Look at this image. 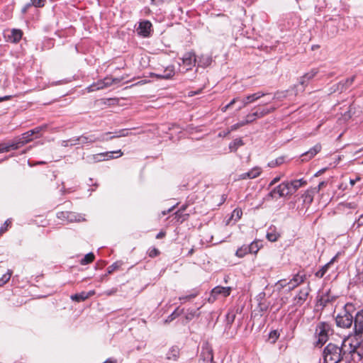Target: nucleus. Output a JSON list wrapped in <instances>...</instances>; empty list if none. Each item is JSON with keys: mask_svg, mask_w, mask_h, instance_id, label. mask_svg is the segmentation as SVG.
Wrapping results in <instances>:
<instances>
[{"mask_svg": "<svg viewBox=\"0 0 363 363\" xmlns=\"http://www.w3.org/2000/svg\"><path fill=\"white\" fill-rule=\"evenodd\" d=\"M158 79H170L174 74V67L173 65L167 66L164 70V74H153Z\"/></svg>", "mask_w": 363, "mask_h": 363, "instance_id": "4be33fe9", "label": "nucleus"}, {"mask_svg": "<svg viewBox=\"0 0 363 363\" xmlns=\"http://www.w3.org/2000/svg\"><path fill=\"white\" fill-rule=\"evenodd\" d=\"M257 118V117H255V116H253V113H251V114H248L247 116H246V120L244 121L245 122H247V124L250 123H252L253 122L255 119Z\"/></svg>", "mask_w": 363, "mask_h": 363, "instance_id": "3c124183", "label": "nucleus"}, {"mask_svg": "<svg viewBox=\"0 0 363 363\" xmlns=\"http://www.w3.org/2000/svg\"><path fill=\"white\" fill-rule=\"evenodd\" d=\"M284 158L283 157H278V158L268 162L267 166L269 167L273 168V167L279 166L280 164L284 163Z\"/></svg>", "mask_w": 363, "mask_h": 363, "instance_id": "e433bc0d", "label": "nucleus"}, {"mask_svg": "<svg viewBox=\"0 0 363 363\" xmlns=\"http://www.w3.org/2000/svg\"><path fill=\"white\" fill-rule=\"evenodd\" d=\"M9 225V220L5 221L3 226L0 228V234H3L7 230V226Z\"/></svg>", "mask_w": 363, "mask_h": 363, "instance_id": "6e6d98bb", "label": "nucleus"}, {"mask_svg": "<svg viewBox=\"0 0 363 363\" xmlns=\"http://www.w3.org/2000/svg\"><path fill=\"white\" fill-rule=\"evenodd\" d=\"M288 283L289 281H287L286 279H281L277 282L276 286L279 290H281L287 286H289Z\"/></svg>", "mask_w": 363, "mask_h": 363, "instance_id": "a18cd8bd", "label": "nucleus"}, {"mask_svg": "<svg viewBox=\"0 0 363 363\" xmlns=\"http://www.w3.org/2000/svg\"><path fill=\"white\" fill-rule=\"evenodd\" d=\"M7 145L9 147V151H10L11 150H17L23 146L19 139H18L16 141H13L11 143H8Z\"/></svg>", "mask_w": 363, "mask_h": 363, "instance_id": "58836bf2", "label": "nucleus"}, {"mask_svg": "<svg viewBox=\"0 0 363 363\" xmlns=\"http://www.w3.org/2000/svg\"><path fill=\"white\" fill-rule=\"evenodd\" d=\"M232 291L231 287H224L218 286L214 287L211 292V295L208 299V302L213 303L214 302L217 298L223 297H227L230 294V292Z\"/></svg>", "mask_w": 363, "mask_h": 363, "instance_id": "39448f33", "label": "nucleus"}, {"mask_svg": "<svg viewBox=\"0 0 363 363\" xmlns=\"http://www.w3.org/2000/svg\"><path fill=\"white\" fill-rule=\"evenodd\" d=\"M306 276L301 275L299 274H296L294 276L292 279L289 281V291H291L295 289L296 286L303 283L305 280Z\"/></svg>", "mask_w": 363, "mask_h": 363, "instance_id": "6ab92c4d", "label": "nucleus"}, {"mask_svg": "<svg viewBox=\"0 0 363 363\" xmlns=\"http://www.w3.org/2000/svg\"><path fill=\"white\" fill-rule=\"evenodd\" d=\"M43 128L42 127H37L33 130H30V131H33V135L35 134H38L40 133V132L42 130Z\"/></svg>", "mask_w": 363, "mask_h": 363, "instance_id": "680f3d73", "label": "nucleus"}, {"mask_svg": "<svg viewBox=\"0 0 363 363\" xmlns=\"http://www.w3.org/2000/svg\"><path fill=\"white\" fill-rule=\"evenodd\" d=\"M279 237V234L276 231L275 228H270L267 233V238L271 242H275Z\"/></svg>", "mask_w": 363, "mask_h": 363, "instance_id": "7c9ffc66", "label": "nucleus"}, {"mask_svg": "<svg viewBox=\"0 0 363 363\" xmlns=\"http://www.w3.org/2000/svg\"><path fill=\"white\" fill-rule=\"evenodd\" d=\"M30 6H32L31 3L25 5L24 7L22 9V13H26Z\"/></svg>", "mask_w": 363, "mask_h": 363, "instance_id": "e2e57ef3", "label": "nucleus"}, {"mask_svg": "<svg viewBox=\"0 0 363 363\" xmlns=\"http://www.w3.org/2000/svg\"><path fill=\"white\" fill-rule=\"evenodd\" d=\"M267 94L262 91H258L257 93L247 95L242 101V105L239 106L238 110H241L243 107L246 106L249 104L253 103L260 98L266 96Z\"/></svg>", "mask_w": 363, "mask_h": 363, "instance_id": "dca6fc26", "label": "nucleus"}, {"mask_svg": "<svg viewBox=\"0 0 363 363\" xmlns=\"http://www.w3.org/2000/svg\"><path fill=\"white\" fill-rule=\"evenodd\" d=\"M354 78L355 76H352V77L348 78L345 82H343V84H345V86H347V89L353 83Z\"/></svg>", "mask_w": 363, "mask_h": 363, "instance_id": "8fccbe9b", "label": "nucleus"}, {"mask_svg": "<svg viewBox=\"0 0 363 363\" xmlns=\"http://www.w3.org/2000/svg\"><path fill=\"white\" fill-rule=\"evenodd\" d=\"M198 66L201 67H207L212 63V57L210 55H201L199 59H196Z\"/></svg>", "mask_w": 363, "mask_h": 363, "instance_id": "5701e85b", "label": "nucleus"}, {"mask_svg": "<svg viewBox=\"0 0 363 363\" xmlns=\"http://www.w3.org/2000/svg\"><path fill=\"white\" fill-rule=\"evenodd\" d=\"M33 131H28L23 134H22L21 137L19 138L21 144L24 145L27 143L30 142L33 139Z\"/></svg>", "mask_w": 363, "mask_h": 363, "instance_id": "2f4dec72", "label": "nucleus"}, {"mask_svg": "<svg viewBox=\"0 0 363 363\" xmlns=\"http://www.w3.org/2000/svg\"><path fill=\"white\" fill-rule=\"evenodd\" d=\"M262 169L259 167H255L248 171L250 179H255L259 177L262 173Z\"/></svg>", "mask_w": 363, "mask_h": 363, "instance_id": "f704fd0d", "label": "nucleus"}, {"mask_svg": "<svg viewBox=\"0 0 363 363\" xmlns=\"http://www.w3.org/2000/svg\"><path fill=\"white\" fill-rule=\"evenodd\" d=\"M287 186L284 184V182L279 184L274 189H272L263 199L264 201H269L271 199H274L277 198L278 195L279 197H285L288 196L286 189Z\"/></svg>", "mask_w": 363, "mask_h": 363, "instance_id": "0eeeda50", "label": "nucleus"}, {"mask_svg": "<svg viewBox=\"0 0 363 363\" xmlns=\"http://www.w3.org/2000/svg\"><path fill=\"white\" fill-rule=\"evenodd\" d=\"M11 275H12V271L9 269L8 272L5 274H4L1 279V281H2V283L6 284L7 281H9Z\"/></svg>", "mask_w": 363, "mask_h": 363, "instance_id": "49530a36", "label": "nucleus"}, {"mask_svg": "<svg viewBox=\"0 0 363 363\" xmlns=\"http://www.w3.org/2000/svg\"><path fill=\"white\" fill-rule=\"evenodd\" d=\"M164 236H165V233H164V232H160V233L156 235V238H157V239H162V238H163Z\"/></svg>", "mask_w": 363, "mask_h": 363, "instance_id": "69168bd1", "label": "nucleus"}, {"mask_svg": "<svg viewBox=\"0 0 363 363\" xmlns=\"http://www.w3.org/2000/svg\"><path fill=\"white\" fill-rule=\"evenodd\" d=\"M72 138L67 140H62V146L63 147H67V146H74V145H72Z\"/></svg>", "mask_w": 363, "mask_h": 363, "instance_id": "603ef678", "label": "nucleus"}, {"mask_svg": "<svg viewBox=\"0 0 363 363\" xmlns=\"http://www.w3.org/2000/svg\"><path fill=\"white\" fill-rule=\"evenodd\" d=\"M349 345L348 352L351 354H357L359 359H361L363 357V339L358 340L355 338V340L350 342Z\"/></svg>", "mask_w": 363, "mask_h": 363, "instance_id": "9d476101", "label": "nucleus"}, {"mask_svg": "<svg viewBox=\"0 0 363 363\" xmlns=\"http://www.w3.org/2000/svg\"><path fill=\"white\" fill-rule=\"evenodd\" d=\"M269 337L271 338H274V340H277L279 337V333L277 330H273L270 333Z\"/></svg>", "mask_w": 363, "mask_h": 363, "instance_id": "13d9d810", "label": "nucleus"}, {"mask_svg": "<svg viewBox=\"0 0 363 363\" xmlns=\"http://www.w3.org/2000/svg\"><path fill=\"white\" fill-rule=\"evenodd\" d=\"M311 291L309 286L302 288L297 296L294 297V303L296 305L301 306L306 301Z\"/></svg>", "mask_w": 363, "mask_h": 363, "instance_id": "2eb2a0df", "label": "nucleus"}, {"mask_svg": "<svg viewBox=\"0 0 363 363\" xmlns=\"http://www.w3.org/2000/svg\"><path fill=\"white\" fill-rule=\"evenodd\" d=\"M7 144H0V152H9Z\"/></svg>", "mask_w": 363, "mask_h": 363, "instance_id": "5fc2aeb1", "label": "nucleus"}, {"mask_svg": "<svg viewBox=\"0 0 363 363\" xmlns=\"http://www.w3.org/2000/svg\"><path fill=\"white\" fill-rule=\"evenodd\" d=\"M242 212L240 209H235L231 215V218L234 219L235 221L239 220L242 216Z\"/></svg>", "mask_w": 363, "mask_h": 363, "instance_id": "37998d69", "label": "nucleus"}, {"mask_svg": "<svg viewBox=\"0 0 363 363\" xmlns=\"http://www.w3.org/2000/svg\"><path fill=\"white\" fill-rule=\"evenodd\" d=\"M351 116H352V115L350 113V110L344 114L345 118H351Z\"/></svg>", "mask_w": 363, "mask_h": 363, "instance_id": "774afa93", "label": "nucleus"}, {"mask_svg": "<svg viewBox=\"0 0 363 363\" xmlns=\"http://www.w3.org/2000/svg\"><path fill=\"white\" fill-rule=\"evenodd\" d=\"M324 185H325V182H320V183L318 184V187H317L316 189H314L315 192H318V191L320 190V189H321Z\"/></svg>", "mask_w": 363, "mask_h": 363, "instance_id": "0e129e2a", "label": "nucleus"}, {"mask_svg": "<svg viewBox=\"0 0 363 363\" xmlns=\"http://www.w3.org/2000/svg\"><path fill=\"white\" fill-rule=\"evenodd\" d=\"M109 155V158H118L123 155V152L121 150L108 152L106 153H100L96 155H91L86 157L87 162L95 163L105 160V156Z\"/></svg>", "mask_w": 363, "mask_h": 363, "instance_id": "6e6552de", "label": "nucleus"}, {"mask_svg": "<svg viewBox=\"0 0 363 363\" xmlns=\"http://www.w3.org/2000/svg\"><path fill=\"white\" fill-rule=\"evenodd\" d=\"M243 145L244 143L241 138H236L229 144V150L230 152H236Z\"/></svg>", "mask_w": 363, "mask_h": 363, "instance_id": "c756f323", "label": "nucleus"}, {"mask_svg": "<svg viewBox=\"0 0 363 363\" xmlns=\"http://www.w3.org/2000/svg\"><path fill=\"white\" fill-rule=\"evenodd\" d=\"M247 125V122L241 121L239 123H237L233 125L230 126L229 130L227 131V134H229L230 132L236 130L237 129L240 128V127H242L244 125Z\"/></svg>", "mask_w": 363, "mask_h": 363, "instance_id": "a19ab883", "label": "nucleus"}, {"mask_svg": "<svg viewBox=\"0 0 363 363\" xmlns=\"http://www.w3.org/2000/svg\"><path fill=\"white\" fill-rule=\"evenodd\" d=\"M318 70L317 69H312L310 72L306 73L304 74L305 78H306L307 80L310 81L315 76L318 74Z\"/></svg>", "mask_w": 363, "mask_h": 363, "instance_id": "79ce46f5", "label": "nucleus"}, {"mask_svg": "<svg viewBox=\"0 0 363 363\" xmlns=\"http://www.w3.org/2000/svg\"><path fill=\"white\" fill-rule=\"evenodd\" d=\"M122 265V262H114L113 264H112L111 266H109L107 269V274H112L114 271L118 269Z\"/></svg>", "mask_w": 363, "mask_h": 363, "instance_id": "4c0bfd02", "label": "nucleus"}, {"mask_svg": "<svg viewBox=\"0 0 363 363\" xmlns=\"http://www.w3.org/2000/svg\"><path fill=\"white\" fill-rule=\"evenodd\" d=\"M345 89H347V86H345V84H343V82H340L339 83H337V84H335L334 86H333L330 88V94L335 93L336 91L342 92Z\"/></svg>", "mask_w": 363, "mask_h": 363, "instance_id": "72a5a7b5", "label": "nucleus"}, {"mask_svg": "<svg viewBox=\"0 0 363 363\" xmlns=\"http://www.w3.org/2000/svg\"><path fill=\"white\" fill-rule=\"evenodd\" d=\"M45 0H30L32 6L35 7H43L45 5Z\"/></svg>", "mask_w": 363, "mask_h": 363, "instance_id": "de8ad7c7", "label": "nucleus"}, {"mask_svg": "<svg viewBox=\"0 0 363 363\" xmlns=\"http://www.w3.org/2000/svg\"><path fill=\"white\" fill-rule=\"evenodd\" d=\"M179 357V348L177 346L172 347L167 353L169 360L177 361Z\"/></svg>", "mask_w": 363, "mask_h": 363, "instance_id": "b1692460", "label": "nucleus"}, {"mask_svg": "<svg viewBox=\"0 0 363 363\" xmlns=\"http://www.w3.org/2000/svg\"><path fill=\"white\" fill-rule=\"evenodd\" d=\"M277 107H276V106H273V107H270V108L259 109V110H257L255 112H254L253 116H255V117H257V118H262L270 113H272L273 111H274L277 109Z\"/></svg>", "mask_w": 363, "mask_h": 363, "instance_id": "393cba45", "label": "nucleus"}, {"mask_svg": "<svg viewBox=\"0 0 363 363\" xmlns=\"http://www.w3.org/2000/svg\"><path fill=\"white\" fill-rule=\"evenodd\" d=\"M149 256L151 257H154L157 256L160 254L159 250L157 248L150 249L148 251Z\"/></svg>", "mask_w": 363, "mask_h": 363, "instance_id": "09e8293b", "label": "nucleus"}, {"mask_svg": "<svg viewBox=\"0 0 363 363\" xmlns=\"http://www.w3.org/2000/svg\"><path fill=\"white\" fill-rule=\"evenodd\" d=\"M314 194V190H307L302 196L303 199V203L307 205H310L313 201Z\"/></svg>", "mask_w": 363, "mask_h": 363, "instance_id": "c85d7f7f", "label": "nucleus"}, {"mask_svg": "<svg viewBox=\"0 0 363 363\" xmlns=\"http://www.w3.org/2000/svg\"><path fill=\"white\" fill-rule=\"evenodd\" d=\"M238 98L236 97V98H234L229 104H228V105H230V107H231L233 104H235L238 101Z\"/></svg>", "mask_w": 363, "mask_h": 363, "instance_id": "338daca9", "label": "nucleus"}, {"mask_svg": "<svg viewBox=\"0 0 363 363\" xmlns=\"http://www.w3.org/2000/svg\"><path fill=\"white\" fill-rule=\"evenodd\" d=\"M182 64L185 66V71L191 70L196 63V57L194 52H187L182 58Z\"/></svg>", "mask_w": 363, "mask_h": 363, "instance_id": "ddd939ff", "label": "nucleus"}, {"mask_svg": "<svg viewBox=\"0 0 363 363\" xmlns=\"http://www.w3.org/2000/svg\"><path fill=\"white\" fill-rule=\"evenodd\" d=\"M22 31L18 29H13L11 32V35H9V38L12 43L18 42L22 38Z\"/></svg>", "mask_w": 363, "mask_h": 363, "instance_id": "a878e982", "label": "nucleus"}, {"mask_svg": "<svg viewBox=\"0 0 363 363\" xmlns=\"http://www.w3.org/2000/svg\"><path fill=\"white\" fill-rule=\"evenodd\" d=\"M347 339H345L341 346L333 343H329L323 352V363H339L343 359L345 351L342 346H345Z\"/></svg>", "mask_w": 363, "mask_h": 363, "instance_id": "f257e3e1", "label": "nucleus"}, {"mask_svg": "<svg viewBox=\"0 0 363 363\" xmlns=\"http://www.w3.org/2000/svg\"><path fill=\"white\" fill-rule=\"evenodd\" d=\"M152 23L148 21L140 22L138 28L139 35L143 37H148L150 34Z\"/></svg>", "mask_w": 363, "mask_h": 363, "instance_id": "f3484780", "label": "nucleus"}, {"mask_svg": "<svg viewBox=\"0 0 363 363\" xmlns=\"http://www.w3.org/2000/svg\"><path fill=\"white\" fill-rule=\"evenodd\" d=\"M201 358L205 363H211L213 360V349L208 342H203L201 346Z\"/></svg>", "mask_w": 363, "mask_h": 363, "instance_id": "9b49d317", "label": "nucleus"}, {"mask_svg": "<svg viewBox=\"0 0 363 363\" xmlns=\"http://www.w3.org/2000/svg\"><path fill=\"white\" fill-rule=\"evenodd\" d=\"M331 328L329 323L322 322L318 324L315 328L316 340L314 343L315 347H322L327 341Z\"/></svg>", "mask_w": 363, "mask_h": 363, "instance_id": "7ed1b4c3", "label": "nucleus"}, {"mask_svg": "<svg viewBox=\"0 0 363 363\" xmlns=\"http://www.w3.org/2000/svg\"><path fill=\"white\" fill-rule=\"evenodd\" d=\"M94 255L92 252L86 254L84 257L81 260L80 263L82 265L88 264L94 260Z\"/></svg>", "mask_w": 363, "mask_h": 363, "instance_id": "c9c22d12", "label": "nucleus"}, {"mask_svg": "<svg viewBox=\"0 0 363 363\" xmlns=\"http://www.w3.org/2000/svg\"><path fill=\"white\" fill-rule=\"evenodd\" d=\"M111 134V132H108L106 133H103L99 135H96L95 134H91V135H82L79 137H75L72 138V145H89L92 144L96 142H101V141H105L108 140L106 136Z\"/></svg>", "mask_w": 363, "mask_h": 363, "instance_id": "f03ea898", "label": "nucleus"}, {"mask_svg": "<svg viewBox=\"0 0 363 363\" xmlns=\"http://www.w3.org/2000/svg\"><path fill=\"white\" fill-rule=\"evenodd\" d=\"M281 179V176L274 177L269 184V187L274 186Z\"/></svg>", "mask_w": 363, "mask_h": 363, "instance_id": "864d4df0", "label": "nucleus"}, {"mask_svg": "<svg viewBox=\"0 0 363 363\" xmlns=\"http://www.w3.org/2000/svg\"><path fill=\"white\" fill-rule=\"evenodd\" d=\"M199 308L196 310H191L189 311L186 315V318L187 320H191L195 316H199V313H198Z\"/></svg>", "mask_w": 363, "mask_h": 363, "instance_id": "c03bdc74", "label": "nucleus"}, {"mask_svg": "<svg viewBox=\"0 0 363 363\" xmlns=\"http://www.w3.org/2000/svg\"><path fill=\"white\" fill-rule=\"evenodd\" d=\"M354 339L363 335V309L358 311L353 318Z\"/></svg>", "mask_w": 363, "mask_h": 363, "instance_id": "1a4fd4ad", "label": "nucleus"}, {"mask_svg": "<svg viewBox=\"0 0 363 363\" xmlns=\"http://www.w3.org/2000/svg\"><path fill=\"white\" fill-rule=\"evenodd\" d=\"M309 81L305 78V76H302L300 77L298 84L294 86V88L296 89V92L298 91H303L305 87L308 85ZM296 95L297 93L295 94Z\"/></svg>", "mask_w": 363, "mask_h": 363, "instance_id": "bb28decb", "label": "nucleus"}, {"mask_svg": "<svg viewBox=\"0 0 363 363\" xmlns=\"http://www.w3.org/2000/svg\"><path fill=\"white\" fill-rule=\"evenodd\" d=\"M288 93H289L288 90L278 91L274 93L272 99L281 101L288 96Z\"/></svg>", "mask_w": 363, "mask_h": 363, "instance_id": "473e14b6", "label": "nucleus"}, {"mask_svg": "<svg viewBox=\"0 0 363 363\" xmlns=\"http://www.w3.org/2000/svg\"><path fill=\"white\" fill-rule=\"evenodd\" d=\"M239 179H250V174H249V172H245V173H242L241 174L239 175Z\"/></svg>", "mask_w": 363, "mask_h": 363, "instance_id": "bf43d9fd", "label": "nucleus"}, {"mask_svg": "<svg viewBox=\"0 0 363 363\" xmlns=\"http://www.w3.org/2000/svg\"><path fill=\"white\" fill-rule=\"evenodd\" d=\"M59 218H66L69 222H81L85 218L79 213L74 212H60L57 213Z\"/></svg>", "mask_w": 363, "mask_h": 363, "instance_id": "4468645a", "label": "nucleus"}, {"mask_svg": "<svg viewBox=\"0 0 363 363\" xmlns=\"http://www.w3.org/2000/svg\"><path fill=\"white\" fill-rule=\"evenodd\" d=\"M256 253V250H253V245H243L236 250L235 255L238 257H243L247 253Z\"/></svg>", "mask_w": 363, "mask_h": 363, "instance_id": "412c9836", "label": "nucleus"}, {"mask_svg": "<svg viewBox=\"0 0 363 363\" xmlns=\"http://www.w3.org/2000/svg\"><path fill=\"white\" fill-rule=\"evenodd\" d=\"M284 184L287 186L286 191L288 195L295 193L300 187L306 184V181L303 179H295L291 182H284Z\"/></svg>", "mask_w": 363, "mask_h": 363, "instance_id": "f8f14e48", "label": "nucleus"}, {"mask_svg": "<svg viewBox=\"0 0 363 363\" xmlns=\"http://www.w3.org/2000/svg\"><path fill=\"white\" fill-rule=\"evenodd\" d=\"M335 258L336 257H334L329 262H328L326 264L322 267V268L315 273V277L318 278H322L327 272L330 266L334 262Z\"/></svg>", "mask_w": 363, "mask_h": 363, "instance_id": "cd10ccee", "label": "nucleus"}, {"mask_svg": "<svg viewBox=\"0 0 363 363\" xmlns=\"http://www.w3.org/2000/svg\"><path fill=\"white\" fill-rule=\"evenodd\" d=\"M357 227L363 225V214L359 216L357 220Z\"/></svg>", "mask_w": 363, "mask_h": 363, "instance_id": "052dcab7", "label": "nucleus"}, {"mask_svg": "<svg viewBox=\"0 0 363 363\" xmlns=\"http://www.w3.org/2000/svg\"><path fill=\"white\" fill-rule=\"evenodd\" d=\"M119 80L118 79H112L110 77H106L102 80H99L96 82L93 83L90 86H89L86 89L88 92H92L97 90L103 89L108 86H110L115 82H118Z\"/></svg>", "mask_w": 363, "mask_h": 363, "instance_id": "423d86ee", "label": "nucleus"}, {"mask_svg": "<svg viewBox=\"0 0 363 363\" xmlns=\"http://www.w3.org/2000/svg\"><path fill=\"white\" fill-rule=\"evenodd\" d=\"M176 316H177V315H176V311H175L167 317L165 322L167 323V322H170V321L173 320L176 318Z\"/></svg>", "mask_w": 363, "mask_h": 363, "instance_id": "4d7b16f0", "label": "nucleus"}, {"mask_svg": "<svg viewBox=\"0 0 363 363\" xmlns=\"http://www.w3.org/2000/svg\"><path fill=\"white\" fill-rule=\"evenodd\" d=\"M348 306L349 305L346 304L344 310L338 313L335 318L336 325L339 328H350L352 325L354 317L347 310Z\"/></svg>", "mask_w": 363, "mask_h": 363, "instance_id": "20e7f679", "label": "nucleus"}, {"mask_svg": "<svg viewBox=\"0 0 363 363\" xmlns=\"http://www.w3.org/2000/svg\"><path fill=\"white\" fill-rule=\"evenodd\" d=\"M95 294L94 291H90L89 292L82 291L79 294H75L71 296V299L77 302L84 301L88 298L91 297Z\"/></svg>", "mask_w": 363, "mask_h": 363, "instance_id": "aec40b11", "label": "nucleus"}, {"mask_svg": "<svg viewBox=\"0 0 363 363\" xmlns=\"http://www.w3.org/2000/svg\"><path fill=\"white\" fill-rule=\"evenodd\" d=\"M128 134H129V132L128 131V130L123 129V130H121L120 131L117 132L116 135H112V136H111L109 138H106L108 140H111V139H113L115 138L125 137V136H128Z\"/></svg>", "mask_w": 363, "mask_h": 363, "instance_id": "ea45409f", "label": "nucleus"}, {"mask_svg": "<svg viewBox=\"0 0 363 363\" xmlns=\"http://www.w3.org/2000/svg\"><path fill=\"white\" fill-rule=\"evenodd\" d=\"M321 148L322 147L320 143L316 144L308 151L301 155V157H303L302 161H307L312 159L315 155H316L319 152H320Z\"/></svg>", "mask_w": 363, "mask_h": 363, "instance_id": "a211bd4d", "label": "nucleus"}]
</instances>
